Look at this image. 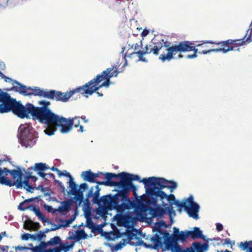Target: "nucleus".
Returning a JSON list of instances; mask_svg holds the SVG:
<instances>
[{"label": "nucleus", "instance_id": "obj_1", "mask_svg": "<svg viewBox=\"0 0 252 252\" xmlns=\"http://www.w3.org/2000/svg\"><path fill=\"white\" fill-rule=\"evenodd\" d=\"M119 73V71L116 66L107 68L84 85L65 93L53 90L46 91L38 87L32 89L31 87H27L21 83H18L19 87L16 86L15 88L17 92L25 95L33 94L57 101L65 102L76 93L81 92L82 94L88 97V95L93 94L100 88L108 87L111 84L110 79L113 77H117Z\"/></svg>", "mask_w": 252, "mask_h": 252}, {"label": "nucleus", "instance_id": "obj_2", "mask_svg": "<svg viewBox=\"0 0 252 252\" xmlns=\"http://www.w3.org/2000/svg\"><path fill=\"white\" fill-rule=\"evenodd\" d=\"M121 176H122V189L118 190L117 193L114 195L109 194L99 197L100 188L98 186L91 187L86 194V198L85 200V203H89V199L92 198V202L100 206V201L105 200L107 197L114 198L116 201L117 200L118 197H121L123 201L122 206L125 207V208L129 206V205L130 204L128 199L129 192L132 190L135 195L137 190V188L132 183V181H138L143 183L141 181L143 179L140 180V177L137 175H133L125 172H122Z\"/></svg>", "mask_w": 252, "mask_h": 252}, {"label": "nucleus", "instance_id": "obj_3", "mask_svg": "<svg viewBox=\"0 0 252 252\" xmlns=\"http://www.w3.org/2000/svg\"><path fill=\"white\" fill-rule=\"evenodd\" d=\"M127 44V46L123 47L121 52V53L124 54V59L126 61L127 58L134 60L136 62H147L148 60L144 57V55L151 53L157 55L159 51L164 46L162 42H152L141 50L142 47V38L139 34L134 33L128 36Z\"/></svg>", "mask_w": 252, "mask_h": 252}, {"label": "nucleus", "instance_id": "obj_4", "mask_svg": "<svg viewBox=\"0 0 252 252\" xmlns=\"http://www.w3.org/2000/svg\"><path fill=\"white\" fill-rule=\"evenodd\" d=\"M10 159L8 157L3 159H0V166L3 165L4 162L9 161ZM14 169H11L8 166L6 167H0V184L8 187L16 186L17 189L24 188L28 191L32 192L34 187L30 183V178L28 174L24 177L23 171L21 167L17 165H13Z\"/></svg>", "mask_w": 252, "mask_h": 252}, {"label": "nucleus", "instance_id": "obj_5", "mask_svg": "<svg viewBox=\"0 0 252 252\" xmlns=\"http://www.w3.org/2000/svg\"><path fill=\"white\" fill-rule=\"evenodd\" d=\"M31 115L33 120H37L47 126L44 131L49 136L54 134L58 127L60 128L61 132H66L70 127L69 124L66 123L68 122L65 118L54 113L51 109Z\"/></svg>", "mask_w": 252, "mask_h": 252}, {"label": "nucleus", "instance_id": "obj_6", "mask_svg": "<svg viewBox=\"0 0 252 252\" xmlns=\"http://www.w3.org/2000/svg\"><path fill=\"white\" fill-rule=\"evenodd\" d=\"M128 199L129 200L130 204L129 205V206L125 208L122 206L123 201L121 197H118V199L116 201L115 200L114 198H111L110 197H107L106 199L100 201V204L99 207L103 206L108 210H115L117 212L121 214L124 213L126 210L134 208L136 215L141 217L146 216V212L148 211L149 213H150V205L147 203V205H146L141 201L134 202L130 199L129 195H128Z\"/></svg>", "mask_w": 252, "mask_h": 252}, {"label": "nucleus", "instance_id": "obj_7", "mask_svg": "<svg viewBox=\"0 0 252 252\" xmlns=\"http://www.w3.org/2000/svg\"><path fill=\"white\" fill-rule=\"evenodd\" d=\"M12 112L20 118H27L26 105H23L20 101L11 97L6 92L0 93V113Z\"/></svg>", "mask_w": 252, "mask_h": 252}, {"label": "nucleus", "instance_id": "obj_8", "mask_svg": "<svg viewBox=\"0 0 252 252\" xmlns=\"http://www.w3.org/2000/svg\"><path fill=\"white\" fill-rule=\"evenodd\" d=\"M191 42L189 41H181L177 44H173L171 46L164 43V46L166 48L167 51L166 54H161L159 57V59L162 61L164 62L166 60L170 61L173 59L174 56L179 53L178 56V58H182L183 56L181 54L182 52L193 51L194 53L191 55H188L187 57L188 59H192L197 57V53H198V49L195 48Z\"/></svg>", "mask_w": 252, "mask_h": 252}, {"label": "nucleus", "instance_id": "obj_9", "mask_svg": "<svg viewBox=\"0 0 252 252\" xmlns=\"http://www.w3.org/2000/svg\"><path fill=\"white\" fill-rule=\"evenodd\" d=\"M249 30L247 31V32L243 38L240 39L232 40L228 39L223 41L217 42V41H207L206 43H210V44H214L219 46V48L213 50H205L200 52L201 54H208L211 52H222L223 53H226L228 51L234 50V46L236 45L238 46H242L243 45L249 43L252 41V32L250 31L249 36L244 40L245 37L248 34Z\"/></svg>", "mask_w": 252, "mask_h": 252}, {"label": "nucleus", "instance_id": "obj_10", "mask_svg": "<svg viewBox=\"0 0 252 252\" xmlns=\"http://www.w3.org/2000/svg\"><path fill=\"white\" fill-rule=\"evenodd\" d=\"M156 230L160 235L163 236L165 248L167 250H169L170 248L179 245L178 241L185 242L189 236L188 231L180 232L179 229L175 227L173 228L172 235H170L167 231H163L159 227H157Z\"/></svg>", "mask_w": 252, "mask_h": 252}, {"label": "nucleus", "instance_id": "obj_11", "mask_svg": "<svg viewBox=\"0 0 252 252\" xmlns=\"http://www.w3.org/2000/svg\"><path fill=\"white\" fill-rule=\"evenodd\" d=\"M64 172L65 173H63V175L62 176H65L69 178V187L70 188V189L68 193L74 196L73 199L74 200L76 207L80 206L83 202L84 205H90V201L88 204L85 203V199L84 198L83 193L84 191L89 188L88 184L87 183L81 184L79 188H78V185L74 181L73 178L69 173L67 172L66 170H64Z\"/></svg>", "mask_w": 252, "mask_h": 252}, {"label": "nucleus", "instance_id": "obj_12", "mask_svg": "<svg viewBox=\"0 0 252 252\" xmlns=\"http://www.w3.org/2000/svg\"><path fill=\"white\" fill-rule=\"evenodd\" d=\"M19 129L20 134L19 139L22 146L31 148L35 144L37 137L35 135V131L31 124H26L21 125Z\"/></svg>", "mask_w": 252, "mask_h": 252}, {"label": "nucleus", "instance_id": "obj_13", "mask_svg": "<svg viewBox=\"0 0 252 252\" xmlns=\"http://www.w3.org/2000/svg\"><path fill=\"white\" fill-rule=\"evenodd\" d=\"M141 181L144 184L145 188H151V189L162 190L166 188L172 191L177 186V183L174 181H168L164 178L155 177L144 178Z\"/></svg>", "mask_w": 252, "mask_h": 252}, {"label": "nucleus", "instance_id": "obj_14", "mask_svg": "<svg viewBox=\"0 0 252 252\" xmlns=\"http://www.w3.org/2000/svg\"><path fill=\"white\" fill-rule=\"evenodd\" d=\"M145 189L147 195L146 202L149 205L157 206V199L158 198H159L160 200L166 198L169 202L175 201V196L173 194L167 195L162 190L151 189V188H145Z\"/></svg>", "mask_w": 252, "mask_h": 252}, {"label": "nucleus", "instance_id": "obj_15", "mask_svg": "<svg viewBox=\"0 0 252 252\" xmlns=\"http://www.w3.org/2000/svg\"><path fill=\"white\" fill-rule=\"evenodd\" d=\"M122 172L118 174L107 172L104 173L106 181H99L96 182V186L104 185L110 187H116L121 189H122V176H121ZM99 187V186H98Z\"/></svg>", "mask_w": 252, "mask_h": 252}, {"label": "nucleus", "instance_id": "obj_16", "mask_svg": "<svg viewBox=\"0 0 252 252\" xmlns=\"http://www.w3.org/2000/svg\"><path fill=\"white\" fill-rule=\"evenodd\" d=\"M39 104L41 105V107H35L33 104L29 103H27L26 104V113H27V118L29 117V114H32L50 110L48 107V106L51 104V102L50 101L42 100L39 102Z\"/></svg>", "mask_w": 252, "mask_h": 252}, {"label": "nucleus", "instance_id": "obj_17", "mask_svg": "<svg viewBox=\"0 0 252 252\" xmlns=\"http://www.w3.org/2000/svg\"><path fill=\"white\" fill-rule=\"evenodd\" d=\"M75 241H66L64 243H61L59 247H56L52 249H48L46 252H67L70 249L73 248Z\"/></svg>", "mask_w": 252, "mask_h": 252}, {"label": "nucleus", "instance_id": "obj_18", "mask_svg": "<svg viewBox=\"0 0 252 252\" xmlns=\"http://www.w3.org/2000/svg\"><path fill=\"white\" fill-rule=\"evenodd\" d=\"M199 210V206L197 204H193L191 206L187 205L185 211L188 214L189 217L195 220L199 219L198 212Z\"/></svg>", "mask_w": 252, "mask_h": 252}, {"label": "nucleus", "instance_id": "obj_19", "mask_svg": "<svg viewBox=\"0 0 252 252\" xmlns=\"http://www.w3.org/2000/svg\"><path fill=\"white\" fill-rule=\"evenodd\" d=\"M66 121L68 122L69 127V129L66 132H61L62 133H67L69 132L72 128V127L74 126V127H78L79 126V129L77 130L78 132H83L84 130V127L83 126L80 125V121L78 120V119L76 117L72 118H69V119H66Z\"/></svg>", "mask_w": 252, "mask_h": 252}, {"label": "nucleus", "instance_id": "obj_20", "mask_svg": "<svg viewBox=\"0 0 252 252\" xmlns=\"http://www.w3.org/2000/svg\"><path fill=\"white\" fill-rule=\"evenodd\" d=\"M155 208L150 207V214L151 215L152 218L159 217L161 218L164 214H165V210L159 206H154Z\"/></svg>", "mask_w": 252, "mask_h": 252}, {"label": "nucleus", "instance_id": "obj_21", "mask_svg": "<svg viewBox=\"0 0 252 252\" xmlns=\"http://www.w3.org/2000/svg\"><path fill=\"white\" fill-rule=\"evenodd\" d=\"M191 247L194 252H205L208 250L209 245L208 243L201 244L200 242H194L191 244Z\"/></svg>", "mask_w": 252, "mask_h": 252}, {"label": "nucleus", "instance_id": "obj_22", "mask_svg": "<svg viewBox=\"0 0 252 252\" xmlns=\"http://www.w3.org/2000/svg\"><path fill=\"white\" fill-rule=\"evenodd\" d=\"M81 176L84 181L90 183H96V182H99L94 180V173L92 172L91 170L83 171L81 173Z\"/></svg>", "mask_w": 252, "mask_h": 252}, {"label": "nucleus", "instance_id": "obj_23", "mask_svg": "<svg viewBox=\"0 0 252 252\" xmlns=\"http://www.w3.org/2000/svg\"><path fill=\"white\" fill-rule=\"evenodd\" d=\"M189 236L192 239L201 238L204 240H206L205 236L203 235L202 232L200 230L199 228L195 227L192 231H188Z\"/></svg>", "mask_w": 252, "mask_h": 252}, {"label": "nucleus", "instance_id": "obj_24", "mask_svg": "<svg viewBox=\"0 0 252 252\" xmlns=\"http://www.w3.org/2000/svg\"><path fill=\"white\" fill-rule=\"evenodd\" d=\"M30 210L33 211L36 216L38 217V219L41 220L43 222L48 221V219L46 218L38 207H36L35 206L32 205H31Z\"/></svg>", "mask_w": 252, "mask_h": 252}, {"label": "nucleus", "instance_id": "obj_25", "mask_svg": "<svg viewBox=\"0 0 252 252\" xmlns=\"http://www.w3.org/2000/svg\"><path fill=\"white\" fill-rule=\"evenodd\" d=\"M239 248L247 252H252V241L241 242L239 245Z\"/></svg>", "mask_w": 252, "mask_h": 252}, {"label": "nucleus", "instance_id": "obj_26", "mask_svg": "<svg viewBox=\"0 0 252 252\" xmlns=\"http://www.w3.org/2000/svg\"><path fill=\"white\" fill-rule=\"evenodd\" d=\"M71 205V200L64 201L62 202V205L58 207L57 210L60 213H63L64 212H68L70 208Z\"/></svg>", "mask_w": 252, "mask_h": 252}, {"label": "nucleus", "instance_id": "obj_27", "mask_svg": "<svg viewBox=\"0 0 252 252\" xmlns=\"http://www.w3.org/2000/svg\"><path fill=\"white\" fill-rule=\"evenodd\" d=\"M34 200L33 198H29L20 203L18 207V209L21 211H25L28 209H31V205H29V203Z\"/></svg>", "mask_w": 252, "mask_h": 252}, {"label": "nucleus", "instance_id": "obj_28", "mask_svg": "<svg viewBox=\"0 0 252 252\" xmlns=\"http://www.w3.org/2000/svg\"><path fill=\"white\" fill-rule=\"evenodd\" d=\"M30 168H31L32 170H34L35 171L40 172L45 171L47 169H49V167L45 163H36L35 164L34 167H31Z\"/></svg>", "mask_w": 252, "mask_h": 252}, {"label": "nucleus", "instance_id": "obj_29", "mask_svg": "<svg viewBox=\"0 0 252 252\" xmlns=\"http://www.w3.org/2000/svg\"><path fill=\"white\" fill-rule=\"evenodd\" d=\"M169 250L172 252H194L191 246L189 248H186L183 250L180 245H176V246L170 248Z\"/></svg>", "mask_w": 252, "mask_h": 252}, {"label": "nucleus", "instance_id": "obj_30", "mask_svg": "<svg viewBox=\"0 0 252 252\" xmlns=\"http://www.w3.org/2000/svg\"><path fill=\"white\" fill-rule=\"evenodd\" d=\"M46 177L48 178H53L54 180L55 183L57 184L60 187L62 192L63 193L65 192V189L64 186L62 184V183L60 182L59 180H57L55 179V175L52 173H46Z\"/></svg>", "mask_w": 252, "mask_h": 252}, {"label": "nucleus", "instance_id": "obj_31", "mask_svg": "<svg viewBox=\"0 0 252 252\" xmlns=\"http://www.w3.org/2000/svg\"><path fill=\"white\" fill-rule=\"evenodd\" d=\"M151 240L154 243L155 248L161 246L162 245V237H159V235L158 234H156L154 236L152 237L151 238Z\"/></svg>", "mask_w": 252, "mask_h": 252}, {"label": "nucleus", "instance_id": "obj_32", "mask_svg": "<svg viewBox=\"0 0 252 252\" xmlns=\"http://www.w3.org/2000/svg\"><path fill=\"white\" fill-rule=\"evenodd\" d=\"M46 235L42 232V231H39V233H35L34 234H31V239L32 240L41 241L42 238L45 237Z\"/></svg>", "mask_w": 252, "mask_h": 252}, {"label": "nucleus", "instance_id": "obj_33", "mask_svg": "<svg viewBox=\"0 0 252 252\" xmlns=\"http://www.w3.org/2000/svg\"><path fill=\"white\" fill-rule=\"evenodd\" d=\"M7 79H6V78H3V79L4 80V81L6 82H9V83H11V84L13 86V87L9 89V90H15L16 92H17V90L15 88V87L16 86H18L19 87V85H18V83H20V82H19L18 81H16V80H12L11 78H9L8 77H7Z\"/></svg>", "mask_w": 252, "mask_h": 252}, {"label": "nucleus", "instance_id": "obj_34", "mask_svg": "<svg viewBox=\"0 0 252 252\" xmlns=\"http://www.w3.org/2000/svg\"><path fill=\"white\" fill-rule=\"evenodd\" d=\"M61 239L58 236H55L54 237L50 239L49 241H48V244H49L50 246H54L57 244H61Z\"/></svg>", "mask_w": 252, "mask_h": 252}, {"label": "nucleus", "instance_id": "obj_35", "mask_svg": "<svg viewBox=\"0 0 252 252\" xmlns=\"http://www.w3.org/2000/svg\"><path fill=\"white\" fill-rule=\"evenodd\" d=\"M76 233L79 240H80L81 239H85L88 236L84 230H78L76 231Z\"/></svg>", "mask_w": 252, "mask_h": 252}, {"label": "nucleus", "instance_id": "obj_36", "mask_svg": "<svg viewBox=\"0 0 252 252\" xmlns=\"http://www.w3.org/2000/svg\"><path fill=\"white\" fill-rule=\"evenodd\" d=\"M16 252H32V248L26 247H22V246H17L15 248Z\"/></svg>", "mask_w": 252, "mask_h": 252}, {"label": "nucleus", "instance_id": "obj_37", "mask_svg": "<svg viewBox=\"0 0 252 252\" xmlns=\"http://www.w3.org/2000/svg\"><path fill=\"white\" fill-rule=\"evenodd\" d=\"M31 170L32 169L31 168H29L25 173L26 174H28L29 176L28 178H30V179H31V182L34 183L37 181V178L32 175V173L31 171Z\"/></svg>", "mask_w": 252, "mask_h": 252}, {"label": "nucleus", "instance_id": "obj_38", "mask_svg": "<svg viewBox=\"0 0 252 252\" xmlns=\"http://www.w3.org/2000/svg\"><path fill=\"white\" fill-rule=\"evenodd\" d=\"M29 246L32 248V252H46V251L43 250L42 248L38 247V246H36L33 247L32 244H29Z\"/></svg>", "mask_w": 252, "mask_h": 252}, {"label": "nucleus", "instance_id": "obj_39", "mask_svg": "<svg viewBox=\"0 0 252 252\" xmlns=\"http://www.w3.org/2000/svg\"><path fill=\"white\" fill-rule=\"evenodd\" d=\"M74 219L75 217H71L67 220H63V222L64 223L62 225V226L63 227L69 226V225L74 221Z\"/></svg>", "mask_w": 252, "mask_h": 252}, {"label": "nucleus", "instance_id": "obj_40", "mask_svg": "<svg viewBox=\"0 0 252 252\" xmlns=\"http://www.w3.org/2000/svg\"><path fill=\"white\" fill-rule=\"evenodd\" d=\"M30 222L32 224L31 230L36 231L40 228V224L39 223L33 221H30Z\"/></svg>", "mask_w": 252, "mask_h": 252}, {"label": "nucleus", "instance_id": "obj_41", "mask_svg": "<svg viewBox=\"0 0 252 252\" xmlns=\"http://www.w3.org/2000/svg\"><path fill=\"white\" fill-rule=\"evenodd\" d=\"M174 202V203L176 206L180 207L181 209L184 208V210L185 209V207L187 206V203L186 202H181L178 200H175Z\"/></svg>", "mask_w": 252, "mask_h": 252}, {"label": "nucleus", "instance_id": "obj_42", "mask_svg": "<svg viewBox=\"0 0 252 252\" xmlns=\"http://www.w3.org/2000/svg\"><path fill=\"white\" fill-rule=\"evenodd\" d=\"M40 242L39 244L38 245V247H40V248H42V249L43 250L47 251L48 249H47V247L49 245V244H48V241L45 242H42L41 241H40Z\"/></svg>", "mask_w": 252, "mask_h": 252}, {"label": "nucleus", "instance_id": "obj_43", "mask_svg": "<svg viewBox=\"0 0 252 252\" xmlns=\"http://www.w3.org/2000/svg\"><path fill=\"white\" fill-rule=\"evenodd\" d=\"M30 221H32L31 220H28L24 222V228L25 229L31 230L32 224L30 222Z\"/></svg>", "mask_w": 252, "mask_h": 252}, {"label": "nucleus", "instance_id": "obj_44", "mask_svg": "<svg viewBox=\"0 0 252 252\" xmlns=\"http://www.w3.org/2000/svg\"><path fill=\"white\" fill-rule=\"evenodd\" d=\"M87 226L90 228L92 229V230L94 229L95 225L94 224V223L93 221L91 220H88L87 221Z\"/></svg>", "mask_w": 252, "mask_h": 252}, {"label": "nucleus", "instance_id": "obj_45", "mask_svg": "<svg viewBox=\"0 0 252 252\" xmlns=\"http://www.w3.org/2000/svg\"><path fill=\"white\" fill-rule=\"evenodd\" d=\"M207 41H203V42H202V43H201V44H197V45H196V46H197V47L202 46L203 48H204V49H205V50H201V51H199V52H198V53H199V54H201V53H200V52H202V51H203L211 50V49H207V46H206V45H205V46H203V44H207V43H206V42H207ZM213 49H213L212 50H213Z\"/></svg>", "mask_w": 252, "mask_h": 252}, {"label": "nucleus", "instance_id": "obj_46", "mask_svg": "<svg viewBox=\"0 0 252 252\" xmlns=\"http://www.w3.org/2000/svg\"><path fill=\"white\" fill-rule=\"evenodd\" d=\"M67 240H76V241H79L78 238L76 233L74 234L73 232H71V235H70L69 236L67 237Z\"/></svg>", "mask_w": 252, "mask_h": 252}, {"label": "nucleus", "instance_id": "obj_47", "mask_svg": "<svg viewBox=\"0 0 252 252\" xmlns=\"http://www.w3.org/2000/svg\"><path fill=\"white\" fill-rule=\"evenodd\" d=\"M193 197L192 196H190L189 197H188L186 201L188 202V205L189 206H191L193 204H196V203L194 202L193 201Z\"/></svg>", "mask_w": 252, "mask_h": 252}, {"label": "nucleus", "instance_id": "obj_48", "mask_svg": "<svg viewBox=\"0 0 252 252\" xmlns=\"http://www.w3.org/2000/svg\"><path fill=\"white\" fill-rule=\"evenodd\" d=\"M149 32L150 31L148 30L145 29L143 30L141 33L139 35L141 36V38H142L143 40L144 37L146 36L149 33Z\"/></svg>", "mask_w": 252, "mask_h": 252}, {"label": "nucleus", "instance_id": "obj_49", "mask_svg": "<svg viewBox=\"0 0 252 252\" xmlns=\"http://www.w3.org/2000/svg\"><path fill=\"white\" fill-rule=\"evenodd\" d=\"M166 210L167 211L168 213L171 216L172 214H175V211L173 209V207L172 206H169L166 208Z\"/></svg>", "mask_w": 252, "mask_h": 252}, {"label": "nucleus", "instance_id": "obj_50", "mask_svg": "<svg viewBox=\"0 0 252 252\" xmlns=\"http://www.w3.org/2000/svg\"><path fill=\"white\" fill-rule=\"evenodd\" d=\"M51 170H52L53 171L57 172L59 177H61L63 175V172H61L56 167L53 166L51 168Z\"/></svg>", "mask_w": 252, "mask_h": 252}, {"label": "nucleus", "instance_id": "obj_51", "mask_svg": "<svg viewBox=\"0 0 252 252\" xmlns=\"http://www.w3.org/2000/svg\"><path fill=\"white\" fill-rule=\"evenodd\" d=\"M9 248L8 246L0 245V252H8Z\"/></svg>", "mask_w": 252, "mask_h": 252}, {"label": "nucleus", "instance_id": "obj_52", "mask_svg": "<svg viewBox=\"0 0 252 252\" xmlns=\"http://www.w3.org/2000/svg\"><path fill=\"white\" fill-rule=\"evenodd\" d=\"M44 208L48 212L51 213H55V211L54 210L53 208L51 206L45 205Z\"/></svg>", "mask_w": 252, "mask_h": 252}, {"label": "nucleus", "instance_id": "obj_53", "mask_svg": "<svg viewBox=\"0 0 252 252\" xmlns=\"http://www.w3.org/2000/svg\"><path fill=\"white\" fill-rule=\"evenodd\" d=\"M62 227V225L55 224V223H54V224H53V226H52V227L50 228V230H51L52 231H55V230H56L57 229L61 228Z\"/></svg>", "mask_w": 252, "mask_h": 252}, {"label": "nucleus", "instance_id": "obj_54", "mask_svg": "<svg viewBox=\"0 0 252 252\" xmlns=\"http://www.w3.org/2000/svg\"><path fill=\"white\" fill-rule=\"evenodd\" d=\"M9 0H0V7H4L7 5Z\"/></svg>", "mask_w": 252, "mask_h": 252}, {"label": "nucleus", "instance_id": "obj_55", "mask_svg": "<svg viewBox=\"0 0 252 252\" xmlns=\"http://www.w3.org/2000/svg\"><path fill=\"white\" fill-rule=\"evenodd\" d=\"M136 244L137 246H141V245H144L146 247L148 248V246L147 245L146 243H144V242L140 239H138V241L136 243Z\"/></svg>", "mask_w": 252, "mask_h": 252}, {"label": "nucleus", "instance_id": "obj_56", "mask_svg": "<svg viewBox=\"0 0 252 252\" xmlns=\"http://www.w3.org/2000/svg\"><path fill=\"white\" fill-rule=\"evenodd\" d=\"M104 176V173L101 172H98L97 173H94V180H96L97 178H100L101 176Z\"/></svg>", "mask_w": 252, "mask_h": 252}, {"label": "nucleus", "instance_id": "obj_57", "mask_svg": "<svg viewBox=\"0 0 252 252\" xmlns=\"http://www.w3.org/2000/svg\"><path fill=\"white\" fill-rule=\"evenodd\" d=\"M223 225L220 223H216V229L218 231H220L223 230Z\"/></svg>", "mask_w": 252, "mask_h": 252}, {"label": "nucleus", "instance_id": "obj_58", "mask_svg": "<svg viewBox=\"0 0 252 252\" xmlns=\"http://www.w3.org/2000/svg\"><path fill=\"white\" fill-rule=\"evenodd\" d=\"M22 239L25 240H28L31 239V234L25 233L22 235Z\"/></svg>", "mask_w": 252, "mask_h": 252}, {"label": "nucleus", "instance_id": "obj_59", "mask_svg": "<svg viewBox=\"0 0 252 252\" xmlns=\"http://www.w3.org/2000/svg\"><path fill=\"white\" fill-rule=\"evenodd\" d=\"M43 171H40V172H38L37 173V174L41 177L42 178H43V179H45V180H47V178L46 177V173H43L42 172Z\"/></svg>", "mask_w": 252, "mask_h": 252}, {"label": "nucleus", "instance_id": "obj_60", "mask_svg": "<svg viewBox=\"0 0 252 252\" xmlns=\"http://www.w3.org/2000/svg\"><path fill=\"white\" fill-rule=\"evenodd\" d=\"M127 236H128V239L129 241H130L132 239L134 235L132 232H128L127 233Z\"/></svg>", "mask_w": 252, "mask_h": 252}, {"label": "nucleus", "instance_id": "obj_61", "mask_svg": "<svg viewBox=\"0 0 252 252\" xmlns=\"http://www.w3.org/2000/svg\"><path fill=\"white\" fill-rule=\"evenodd\" d=\"M224 243L226 245H229L231 243V241L229 238H226L224 240Z\"/></svg>", "mask_w": 252, "mask_h": 252}, {"label": "nucleus", "instance_id": "obj_62", "mask_svg": "<svg viewBox=\"0 0 252 252\" xmlns=\"http://www.w3.org/2000/svg\"><path fill=\"white\" fill-rule=\"evenodd\" d=\"M122 247V244L121 243H118L115 246V249L117 250H118L119 249H120Z\"/></svg>", "mask_w": 252, "mask_h": 252}, {"label": "nucleus", "instance_id": "obj_63", "mask_svg": "<svg viewBox=\"0 0 252 252\" xmlns=\"http://www.w3.org/2000/svg\"><path fill=\"white\" fill-rule=\"evenodd\" d=\"M0 76L2 78H7V76L4 75L0 71Z\"/></svg>", "mask_w": 252, "mask_h": 252}, {"label": "nucleus", "instance_id": "obj_64", "mask_svg": "<svg viewBox=\"0 0 252 252\" xmlns=\"http://www.w3.org/2000/svg\"><path fill=\"white\" fill-rule=\"evenodd\" d=\"M37 189H41V190H43V186L42 185H39L38 186L37 188H36Z\"/></svg>", "mask_w": 252, "mask_h": 252}]
</instances>
